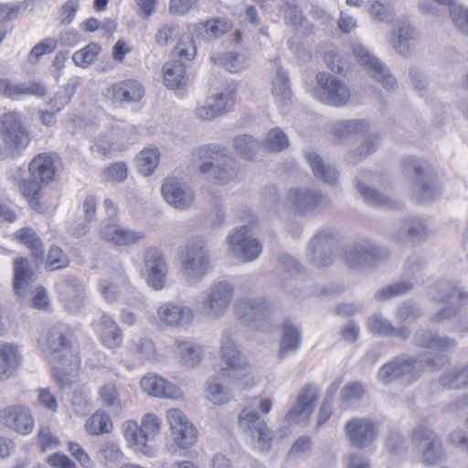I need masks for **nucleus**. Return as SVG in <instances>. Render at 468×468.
Wrapping results in <instances>:
<instances>
[{"label": "nucleus", "mask_w": 468, "mask_h": 468, "mask_svg": "<svg viewBox=\"0 0 468 468\" xmlns=\"http://www.w3.org/2000/svg\"><path fill=\"white\" fill-rule=\"evenodd\" d=\"M69 339L70 333L62 324L43 331L38 339L42 353L54 364L55 378L61 388L75 380L80 366L79 354L71 349Z\"/></svg>", "instance_id": "1"}, {"label": "nucleus", "mask_w": 468, "mask_h": 468, "mask_svg": "<svg viewBox=\"0 0 468 468\" xmlns=\"http://www.w3.org/2000/svg\"><path fill=\"white\" fill-rule=\"evenodd\" d=\"M426 294L431 302L438 303L456 298L459 303L441 308L430 320L452 332L468 333V291L463 286L454 281L441 279L427 287Z\"/></svg>", "instance_id": "2"}, {"label": "nucleus", "mask_w": 468, "mask_h": 468, "mask_svg": "<svg viewBox=\"0 0 468 468\" xmlns=\"http://www.w3.org/2000/svg\"><path fill=\"white\" fill-rule=\"evenodd\" d=\"M228 154L227 147L219 144H207L197 150L201 163L199 171L208 181L225 185L239 176V169L236 161Z\"/></svg>", "instance_id": "3"}, {"label": "nucleus", "mask_w": 468, "mask_h": 468, "mask_svg": "<svg viewBox=\"0 0 468 468\" xmlns=\"http://www.w3.org/2000/svg\"><path fill=\"white\" fill-rule=\"evenodd\" d=\"M219 357L222 365L218 373L222 377L232 378L235 383L242 387H252L254 378L251 366L241 355L232 335L226 333L220 341Z\"/></svg>", "instance_id": "4"}, {"label": "nucleus", "mask_w": 468, "mask_h": 468, "mask_svg": "<svg viewBox=\"0 0 468 468\" xmlns=\"http://www.w3.org/2000/svg\"><path fill=\"white\" fill-rule=\"evenodd\" d=\"M180 265L188 284L198 283L211 269V256L202 237L188 239L181 250Z\"/></svg>", "instance_id": "5"}, {"label": "nucleus", "mask_w": 468, "mask_h": 468, "mask_svg": "<svg viewBox=\"0 0 468 468\" xmlns=\"http://www.w3.org/2000/svg\"><path fill=\"white\" fill-rule=\"evenodd\" d=\"M400 167L403 174L410 177V193L415 200L431 201L441 193L433 171L424 161L413 156L406 157Z\"/></svg>", "instance_id": "6"}, {"label": "nucleus", "mask_w": 468, "mask_h": 468, "mask_svg": "<svg viewBox=\"0 0 468 468\" xmlns=\"http://www.w3.org/2000/svg\"><path fill=\"white\" fill-rule=\"evenodd\" d=\"M447 362L445 356L438 357V361L428 354L420 358L402 355L382 366L378 372V379L383 384H389L398 378H405L411 381L418 378L425 366L440 367Z\"/></svg>", "instance_id": "7"}, {"label": "nucleus", "mask_w": 468, "mask_h": 468, "mask_svg": "<svg viewBox=\"0 0 468 468\" xmlns=\"http://www.w3.org/2000/svg\"><path fill=\"white\" fill-rule=\"evenodd\" d=\"M332 132L339 141H345L353 134L367 135L362 143L348 152L346 159L349 163H356L374 154L380 142L376 133H369L370 124L363 119H354L335 122L332 124Z\"/></svg>", "instance_id": "8"}, {"label": "nucleus", "mask_w": 468, "mask_h": 468, "mask_svg": "<svg viewBox=\"0 0 468 468\" xmlns=\"http://www.w3.org/2000/svg\"><path fill=\"white\" fill-rule=\"evenodd\" d=\"M234 311L238 320L252 330L271 332L273 328L275 308L264 297L239 298Z\"/></svg>", "instance_id": "9"}, {"label": "nucleus", "mask_w": 468, "mask_h": 468, "mask_svg": "<svg viewBox=\"0 0 468 468\" xmlns=\"http://www.w3.org/2000/svg\"><path fill=\"white\" fill-rule=\"evenodd\" d=\"M415 454L426 467H434L447 460V451L437 433L426 423L416 425L410 435Z\"/></svg>", "instance_id": "10"}, {"label": "nucleus", "mask_w": 468, "mask_h": 468, "mask_svg": "<svg viewBox=\"0 0 468 468\" xmlns=\"http://www.w3.org/2000/svg\"><path fill=\"white\" fill-rule=\"evenodd\" d=\"M99 292L108 303L122 301L133 306L141 303L139 292L130 283L121 265L109 271L107 277L101 280Z\"/></svg>", "instance_id": "11"}, {"label": "nucleus", "mask_w": 468, "mask_h": 468, "mask_svg": "<svg viewBox=\"0 0 468 468\" xmlns=\"http://www.w3.org/2000/svg\"><path fill=\"white\" fill-rule=\"evenodd\" d=\"M388 257V251L370 240H361L347 246L344 250V261L352 270L366 271L375 269Z\"/></svg>", "instance_id": "12"}, {"label": "nucleus", "mask_w": 468, "mask_h": 468, "mask_svg": "<svg viewBox=\"0 0 468 468\" xmlns=\"http://www.w3.org/2000/svg\"><path fill=\"white\" fill-rule=\"evenodd\" d=\"M234 292L232 283L226 281L215 282L201 292L196 303L207 316L219 318L229 310Z\"/></svg>", "instance_id": "13"}, {"label": "nucleus", "mask_w": 468, "mask_h": 468, "mask_svg": "<svg viewBox=\"0 0 468 468\" xmlns=\"http://www.w3.org/2000/svg\"><path fill=\"white\" fill-rule=\"evenodd\" d=\"M316 87L311 90V95L318 101L332 107H342L351 99L348 85L337 77L324 71L315 77Z\"/></svg>", "instance_id": "14"}, {"label": "nucleus", "mask_w": 468, "mask_h": 468, "mask_svg": "<svg viewBox=\"0 0 468 468\" xmlns=\"http://www.w3.org/2000/svg\"><path fill=\"white\" fill-rule=\"evenodd\" d=\"M238 426L246 442L255 451L267 452L272 437L266 422L256 412L245 408L239 415Z\"/></svg>", "instance_id": "15"}, {"label": "nucleus", "mask_w": 468, "mask_h": 468, "mask_svg": "<svg viewBox=\"0 0 468 468\" xmlns=\"http://www.w3.org/2000/svg\"><path fill=\"white\" fill-rule=\"evenodd\" d=\"M283 204L299 215L310 216L324 209L328 201L319 190L294 186L288 189Z\"/></svg>", "instance_id": "16"}, {"label": "nucleus", "mask_w": 468, "mask_h": 468, "mask_svg": "<svg viewBox=\"0 0 468 468\" xmlns=\"http://www.w3.org/2000/svg\"><path fill=\"white\" fill-rule=\"evenodd\" d=\"M166 420L174 444L180 450H187L197 441L198 431L188 417L179 409L166 411Z\"/></svg>", "instance_id": "17"}, {"label": "nucleus", "mask_w": 468, "mask_h": 468, "mask_svg": "<svg viewBox=\"0 0 468 468\" xmlns=\"http://www.w3.org/2000/svg\"><path fill=\"white\" fill-rule=\"evenodd\" d=\"M227 243L232 255L243 262L255 261L262 250L259 240L251 237L249 226H241L231 230L227 237Z\"/></svg>", "instance_id": "18"}, {"label": "nucleus", "mask_w": 468, "mask_h": 468, "mask_svg": "<svg viewBox=\"0 0 468 468\" xmlns=\"http://www.w3.org/2000/svg\"><path fill=\"white\" fill-rule=\"evenodd\" d=\"M352 50L360 65L373 80L380 82L388 91L394 90L397 88L396 79L365 46L360 43H354Z\"/></svg>", "instance_id": "19"}, {"label": "nucleus", "mask_w": 468, "mask_h": 468, "mask_svg": "<svg viewBox=\"0 0 468 468\" xmlns=\"http://www.w3.org/2000/svg\"><path fill=\"white\" fill-rule=\"evenodd\" d=\"M335 237L330 229L318 231L309 241L306 258L316 267H326L334 261Z\"/></svg>", "instance_id": "20"}, {"label": "nucleus", "mask_w": 468, "mask_h": 468, "mask_svg": "<svg viewBox=\"0 0 468 468\" xmlns=\"http://www.w3.org/2000/svg\"><path fill=\"white\" fill-rule=\"evenodd\" d=\"M0 135L5 147L13 152L24 150L30 142V137L21 122L18 112L5 113L1 119Z\"/></svg>", "instance_id": "21"}, {"label": "nucleus", "mask_w": 468, "mask_h": 468, "mask_svg": "<svg viewBox=\"0 0 468 468\" xmlns=\"http://www.w3.org/2000/svg\"><path fill=\"white\" fill-rule=\"evenodd\" d=\"M161 192L165 202L179 210L188 209L196 199L194 190L183 179L176 176L166 177Z\"/></svg>", "instance_id": "22"}, {"label": "nucleus", "mask_w": 468, "mask_h": 468, "mask_svg": "<svg viewBox=\"0 0 468 468\" xmlns=\"http://www.w3.org/2000/svg\"><path fill=\"white\" fill-rule=\"evenodd\" d=\"M144 93V87L140 81L127 79L110 86L106 91V98L114 107L122 108L129 103L139 102Z\"/></svg>", "instance_id": "23"}, {"label": "nucleus", "mask_w": 468, "mask_h": 468, "mask_svg": "<svg viewBox=\"0 0 468 468\" xmlns=\"http://www.w3.org/2000/svg\"><path fill=\"white\" fill-rule=\"evenodd\" d=\"M99 236L102 240L119 247L133 246L145 238L144 231L126 228L113 220L101 223Z\"/></svg>", "instance_id": "24"}, {"label": "nucleus", "mask_w": 468, "mask_h": 468, "mask_svg": "<svg viewBox=\"0 0 468 468\" xmlns=\"http://www.w3.org/2000/svg\"><path fill=\"white\" fill-rule=\"evenodd\" d=\"M158 324L162 327L187 328L194 321V312L186 305L163 303L156 310Z\"/></svg>", "instance_id": "25"}, {"label": "nucleus", "mask_w": 468, "mask_h": 468, "mask_svg": "<svg viewBox=\"0 0 468 468\" xmlns=\"http://www.w3.org/2000/svg\"><path fill=\"white\" fill-rule=\"evenodd\" d=\"M144 263L147 284L155 291L163 290L166 285L168 273L167 262L163 253L153 248L146 250Z\"/></svg>", "instance_id": "26"}, {"label": "nucleus", "mask_w": 468, "mask_h": 468, "mask_svg": "<svg viewBox=\"0 0 468 468\" xmlns=\"http://www.w3.org/2000/svg\"><path fill=\"white\" fill-rule=\"evenodd\" d=\"M250 387L239 386L232 378L218 375L207 378L204 387V394L207 399L215 405H222L229 402L236 389L241 390Z\"/></svg>", "instance_id": "27"}, {"label": "nucleus", "mask_w": 468, "mask_h": 468, "mask_svg": "<svg viewBox=\"0 0 468 468\" xmlns=\"http://www.w3.org/2000/svg\"><path fill=\"white\" fill-rule=\"evenodd\" d=\"M345 432L353 446L365 448L375 441L378 429L371 420L356 418L346 423Z\"/></svg>", "instance_id": "28"}, {"label": "nucleus", "mask_w": 468, "mask_h": 468, "mask_svg": "<svg viewBox=\"0 0 468 468\" xmlns=\"http://www.w3.org/2000/svg\"><path fill=\"white\" fill-rule=\"evenodd\" d=\"M56 286L67 310L75 313L83 307L86 290L82 282L68 275Z\"/></svg>", "instance_id": "29"}, {"label": "nucleus", "mask_w": 468, "mask_h": 468, "mask_svg": "<svg viewBox=\"0 0 468 468\" xmlns=\"http://www.w3.org/2000/svg\"><path fill=\"white\" fill-rule=\"evenodd\" d=\"M0 422L22 435L32 432L35 421L29 409L10 406L0 411Z\"/></svg>", "instance_id": "30"}, {"label": "nucleus", "mask_w": 468, "mask_h": 468, "mask_svg": "<svg viewBox=\"0 0 468 468\" xmlns=\"http://www.w3.org/2000/svg\"><path fill=\"white\" fill-rule=\"evenodd\" d=\"M140 385L144 392L153 397L171 399H184V392L178 386L157 374H147L142 378Z\"/></svg>", "instance_id": "31"}, {"label": "nucleus", "mask_w": 468, "mask_h": 468, "mask_svg": "<svg viewBox=\"0 0 468 468\" xmlns=\"http://www.w3.org/2000/svg\"><path fill=\"white\" fill-rule=\"evenodd\" d=\"M36 281V272L28 260L17 258L14 261L13 287L19 298H27Z\"/></svg>", "instance_id": "32"}, {"label": "nucleus", "mask_w": 468, "mask_h": 468, "mask_svg": "<svg viewBox=\"0 0 468 468\" xmlns=\"http://www.w3.org/2000/svg\"><path fill=\"white\" fill-rule=\"evenodd\" d=\"M0 93L12 100H20L29 95L42 97L46 93V89L42 83L37 81L17 82L0 79Z\"/></svg>", "instance_id": "33"}, {"label": "nucleus", "mask_w": 468, "mask_h": 468, "mask_svg": "<svg viewBox=\"0 0 468 468\" xmlns=\"http://www.w3.org/2000/svg\"><path fill=\"white\" fill-rule=\"evenodd\" d=\"M317 394L314 387L307 385L300 392L296 405L287 413L290 422L305 424L314 409Z\"/></svg>", "instance_id": "34"}, {"label": "nucleus", "mask_w": 468, "mask_h": 468, "mask_svg": "<svg viewBox=\"0 0 468 468\" xmlns=\"http://www.w3.org/2000/svg\"><path fill=\"white\" fill-rule=\"evenodd\" d=\"M94 329L102 344L109 348H115L122 342V333L117 323L106 313H101L94 321Z\"/></svg>", "instance_id": "35"}, {"label": "nucleus", "mask_w": 468, "mask_h": 468, "mask_svg": "<svg viewBox=\"0 0 468 468\" xmlns=\"http://www.w3.org/2000/svg\"><path fill=\"white\" fill-rule=\"evenodd\" d=\"M122 430L128 447L148 457H152L155 454L154 448L147 443L148 440L144 434L141 426L136 421H124Z\"/></svg>", "instance_id": "36"}, {"label": "nucleus", "mask_w": 468, "mask_h": 468, "mask_svg": "<svg viewBox=\"0 0 468 468\" xmlns=\"http://www.w3.org/2000/svg\"><path fill=\"white\" fill-rule=\"evenodd\" d=\"M22 355L15 343H0V381L13 377L21 365Z\"/></svg>", "instance_id": "37"}, {"label": "nucleus", "mask_w": 468, "mask_h": 468, "mask_svg": "<svg viewBox=\"0 0 468 468\" xmlns=\"http://www.w3.org/2000/svg\"><path fill=\"white\" fill-rule=\"evenodd\" d=\"M429 236L426 223L419 218H408L401 222L399 229L394 234V239L399 243H418Z\"/></svg>", "instance_id": "38"}, {"label": "nucleus", "mask_w": 468, "mask_h": 468, "mask_svg": "<svg viewBox=\"0 0 468 468\" xmlns=\"http://www.w3.org/2000/svg\"><path fill=\"white\" fill-rule=\"evenodd\" d=\"M367 326L372 335L378 336L407 339L410 334L409 328L406 326L396 327L390 320L378 313L369 316Z\"/></svg>", "instance_id": "39"}, {"label": "nucleus", "mask_w": 468, "mask_h": 468, "mask_svg": "<svg viewBox=\"0 0 468 468\" xmlns=\"http://www.w3.org/2000/svg\"><path fill=\"white\" fill-rule=\"evenodd\" d=\"M174 353L180 364L187 367H195L203 357V348L200 345L185 339H176Z\"/></svg>", "instance_id": "40"}, {"label": "nucleus", "mask_w": 468, "mask_h": 468, "mask_svg": "<svg viewBox=\"0 0 468 468\" xmlns=\"http://www.w3.org/2000/svg\"><path fill=\"white\" fill-rule=\"evenodd\" d=\"M210 61L230 73H239L249 68V59L246 55L235 51L212 52Z\"/></svg>", "instance_id": "41"}, {"label": "nucleus", "mask_w": 468, "mask_h": 468, "mask_svg": "<svg viewBox=\"0 0 468 468\" xmlns=\"http://www.w3.org/2000/svg\"><path fill=\"white\" fill-rule=\"evenodd\" d=\"M127 353L133 359L134 365H143L146 361L156 359L155 345L148 337L133 339L128 344Z\"/></svg>", "instance_id": "42"}, {"label": "nucleus", "mask_w": 468, "mask_h": 468, "mask_svg": "<svg viewBox=\"0 0 468 468\" xmlns=\"http://www.w3.org/2000/svg\"><path fill=\"white\" fill-rule=\"evenodd\" d=\"M28 170L32 178L42 183H48L55 176L54 160L49 154H40L30 162Z\"/></svg>", "instance_id": "43"}, {"label": "nucleus", "mask_w": 468, "mask_h": 468, "mask_svg": "<svg viewBox=\"0 0 468 468\" xmlns=\"http://www.w3.org/2000/svg\"><path fill=\"white\" fill-rule=\"evenodd\" d=\"M165 84L168 89L176 90L186 85V66L179 60L166 62L163 67Z\"/></svg>", "instance_id": "44"}, {"label": "nucleus", "mask_w": 468, "mask_h": 468, "mask_svg": "<svg viewBox=\"0 0 468 468\" xmlns=\"http://www.w3.org/2000/svg\"><path fill=\"white\" fill-rule=\"evenodd\" d=\"M306 159L317 179L328 185H332L337 180L338 173L336 169L324 164L320 155L315 152H308Z\"/></svg>", "instance_id": "45"}, {"label": "nucleus", "mask_w": 468, "mask_h": 468, "mask_svg": "<svg viewBox=\"0 0 468 468\" xmlns=\"http://www.w3.org/2000/svg\"><path fill=\"white\" fill-rule=\"evenodd\" d=\"M271 93L279 108H283L291 101L292 91L289 80L283 69L279 68L272 80Z\"/></svg>", "instance_id": "46"}, {"label": "nucleus", "mask_w": 468, "mask_h": 468, "mask_svg": "<svg viewBox=\"0 0 468 468\" xmlns=\"http://www.w3.org/2000/svg\"><path fill=\"white\" fill-rule=\"evenodd\" d=\"M417 37L415 29L408 23L403 22L398 31L390 35L392 48L401 55H407L410 48V41Z\"/></svg>", "instance_id": "47"}, {"label": "nucleus", "mask_w": 468, "mask_h": 468, "mask_svg": "<svg viewBox=\"0 0 468 468\" xmlns=\"http://www.w3.org/2000/svg\"><path fill=\"white\" fill-rule=\"evenodd\" d=\"M415 341L417 345L435 349L438 351H448L452 349L456 343L452 338L450 337H440L433 335L431 331L420 330L415 335Z\"/></svg>", "instance_id": "48"}, {"label": "nucleus", "mask_w": 468, "mask_h": 468, "mask_svg": "<svg viewBox=\"0 0 468 468\" xmlns=\"http://www.w3.org/2000/svg\"><path fill=\"white\" fill-rule=\"evenodd\" d=\"M301 344L299 330L286 323L282 327V335L279 345L278 356L281 359L293 353Z\"/></svg>", "instance_id": "49"}, {"label": "nucleus", "mask_w": 468, "mask_h": 468, "mask_svg": "<svg viewBox=\"0 0 468 468\" xmlns=\"http://www.w3.org/2000/svg\"><path fill=\"white\" fill-rule=\"evenodd\" d=\"M416 283L413 278H402L394 283L378 289L374 295L375 300L378 302L387 301L392 297L402 295L411 291Z\"/></svg>", "instance_id": "50"}, {"label": "nucleus", "mask_w": 468, "mask_h": 468, "mask_svg": "<svg viewBox=\"0 0 468 468\" xmlns=\"http://www.w3.org/2000/svg\"><path fill=\"white\" fill-rule=\"evenodd\" d=\"M160 161V151L157 147H144L136 157L139 172L144 176L152 175L156 169Z\"/></svg>", "instance_id": "51"}, {"label": "nucleus", "mask_w": 468, "mask_h": 468, "mask_svg": "<svg viewBox=\"0 0 468 468\" xmlns=\"http://www.w3.org/2000/svg\"><path fill=\"white\" fill-rule=\"evenodd\" d=\"M84 428L90 435L110 433L112 430V419L108 413L97 410L87 419Z\"/></svg>", "instance_id": "52"}, {"label": "nucleus", "mask_w": 468, "mask_h": 468, "mask_svg": "<svg viewBox=\"0 0 468 468\" xmlns=\"http://www.w3.org/2000/svg\"><path fill=\"white\" fill-rule=\"evenodd\" d=\"M16 239L32 251V256L37 261L43 260L44 247L34 229L22 228L16 233Z\"/></svg>", "instance_id": "53"}, {"label": "nucleus", "mask_w": 468, "mask_h": 468, "mask_svg": "<svg viewBox=\"0 0 468 468\" xmlns=\"http://www.w3.org/2000/svg\"><path fill=\"white\" fill-rule=\"evenodd\" d=\"M233 148L239 155L253 159L261 148V143L250 135L240 134L233 139Z\"/></svg>", "instance_id": "54"}, {"label": "nucleus", "mask_w": 468, "mask_h": 468, "mask_svg": "<svg viewBox=\"0 0 468 468\" xmlns=\"http://www.w3.org/2000/svg\"><path fill=\"white\" fill-rule=\"evenodd\" d=\"M357 190L363 197L364 200L372 206H383L388 207H395L396 202L388 197L380 193L377 189L367 186L364 182L358 181L356 185Z\"/></svg>", "instance_id": "55"}, {"label": "nucleus", "mask_w": 468, "mask_h": 468, "mask_svg": "<svg viewBox=\"0 0 468 468\" xmlns=\"http://www.w3.org/2000/svg\"><path fill=\"white\" fill-rule=\"evenodd\" d=\"M366 8L369 16L379 22L388 23L395 15L392 5L383 0H368Z\"/></svg>", "instance_id": "56"}, {"label": "nucleus", "mask_w": 468, "mask_h": 468, "mask_svg": "<svg viewBox=\"0 0 468 468\" xmlns=\"http://www.w3.org/2000/svg\"><path fill=\"white\" fill-rule=\"evenodd\" d=\"M440 384L449 389L467 388L463 367H455L444 372L439 378Z\"/></svg>", "instance_id": "57"}, {"label": "nucleus", "mask_w": 468, "mask_h": 468, "mask_svg": "<svg viewBox=\"0 0 468 468\" xmlns=\"http://www.w3.org/2000/svg\"><path fill=\"white\" fill-rule=\"evenodd\" d=\"M41 183L30 176L29 179H24L20 183V190L24 197H26L35 210H40L39 195L41 189Z\"/></svg>", "instance_id": "58"}, {"label": "nucleus", "mask_w": 468, "mask_h": 468, "mask_svg": "<svg viewBox=\"0 0 468 468\" xmlns=\"http://www.w3.org/2000/svg\"><path fill=\"white\" fill-rule=\"evenodd\" d=\"M289 146V140L284 132L276 127L269 131L261 147L271 152H281Z\"/></svg>", "instance_id": "59"}, {"label": "nucleus", "mask_w": 468, "mask_h": 468, "mask_svg": "<svg viewBox=\"0 0 468 468\" xmlns=\"http://www.w3.org/2000/svg\"><path fill=\"white\" fill-rule=\"evenodd\" d=\"M83 211L85 214V219L80 222H77L73 229V234L76 236H83L90 229V224L94 219L96 214V200L93 197H87L83 203Z\"/></svg>", "instance_id": "60"}, {"label": "nucleus", "mask_w": 468, "mask_h": 468, "mask_svg": "<svg viewBox=\"0 0 468 468\" xmlns=\"http://www.w3.org/2000/svg\"><path fill=\"white\" fill-rule=\"evenodd\" d=\"M101 50V48L97 43L91 42L76 51L72 55V60L77 66L86 68L95 61Z\"/></svg>", "instance_id": "61"}, {"label": "nucleus", "mask_w": 468, "mask_h": 468, "mask_svg": "<svg viewBox=\"0 0 468 468\" xmlns=\"http://www.w3.org/2000/svg\"><path fill=\"white\" fill-rule=\"evenodd\" d=\"M280 13L287 24L292 27H304L305 19L296 5L295 0H284L280 6Z\"/></svg>", "instance_id": "62"}, {"label": "nucleus", "mask_w": 468, "mask_h": 468, "mask_svg": "<svg viewBox=\"0 0 468 468\" xmlns=\"http://www.w3.org/2000/svg\"><path fill=\"white\" fill-rule=\"evenodd\" d=\"M76 90V82L69 80L55 96L49 101L48 106L55 112L61 111L70 101Z\"/></svg>", "instance_id": "63"}, {"label": "nucleus", "mask_w": 468, "mask_h": 468, "mask_svg": "<svg viewBox=\"0 0 468 468\" xmlns=\"http://www.w3.org/2000/svg\"><path fill=\"white\" fill-rule=\"evenodd\" d=\"M199 27L209 37L218 38L230 30L231 23L225 18L218 17L207 20Z\"/></svg>", "instance_id": "64"}]
</instances>
